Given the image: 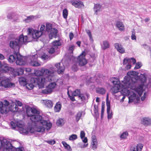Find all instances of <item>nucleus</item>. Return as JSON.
<instances>
[{
	"label": "nucleus",
	"mask_w": 151,
	"mask_h": 151,
	"mask_svg": "<svg viewBox=\"0 0 151 151\" xmlns=\"http://www.w3.org/2000/svg\"><path fill=\"white\" fill-rule=\"evenodd\" d=\"M42 34V32L39 30H37L32 29H28V36H31L32 39H36L40 37Z\"/></svg>",
	"instance_id": "9"
},
{
	"label": "nucleus",
	"mask_w": 151,
	"mask_h": 151,
	"mask_svg": "<svg viewBox=\"0 0 151 151\" xmlns=\"http://www.w3.org/2000/svg\"><path fill=\"white\" fill-rule=\"evenodd\" d=\"M28 130H27L28 131V133L30 132L31 133H35L36 132V130L35 129V126H34V127H29L28 128Z\"/></svg>",
	"instance_id": "45"
},
{
	"label": "nucleus",
	"mask_w": 151,
	"mask_h": 151,
	"mask_svg": "<svg viewBox=\"0 0 151 151\" xmlns=\"http://www.w3.org/2000/svg\"><path fill=\"white\" fill-rule=\"evenodd\" d=\"M45 28L46 27L45 25L43 24L41 25L40 28V31H39L42 32L45 31V30H46Z\"/></svg>",
	"instance_id": "57"
},
{
	"label": "nucleus",
	"mask_w": 151,
	"mask_h": 151,
	"mask_svg": "<svg viewBox=\"0 0 151 151\" xmlns=\"http://www.w3.org/2000/svg\"><path fill=\"white\" fill-rule=\"evenodd\" d=\"M26 114L28 117H30V119L32 122H40L43 125H46L47 129L51 128L52 126V123H48L47 121L42 119V116L40 115V112L34 108H30L29 107L26 108Z\"/></svg>",
	"instance_id": "2"
},
{
	"label": "nucleus",
	"mask_w": 151,
	"mask_h": 151,
	"mask_svg": "<svg viewBox=\"0 0 151 151\" xmlns=\"http://www.w3.org/2000/svg\"><path fill=\"white\" fill-rule=\"evenodd\" d=\"M4 110L1 109L0 111V113L2 114H6L9 111L10 108H8V106L9 105V102L6 100L4 101Z\"/></svg>",
	"instance_id": "16"
},
{
	"label": "nucleus",
	"mask_w": 151,
	"mask_h": 151,
	"mask_svg": "<svg viewBox=\"0 0 151 151\" xmlns=\"http://www.w3.org/2000/svg\"><path fill=\"white\" fill-rule=\"evenodd\" d=\"M43 103L47 107L51 108L53 106L52 101L50 100H46L43 101Z\"/></svg>",
	"instance_id": "30"
},
{
	"label": "nucleus",
	"mask_w": 151,
	"mask_h": 151,
	"mask_svg": "<svg viewBox=\"0 0 151 151\" xmlns=\"http://www.w3.org/2000/svg\"><path fill=\"white\" fill-rule=\"evenodd\" d=\"M0 142L3 147V151H14L15 148L9 142L4 139Z\"/></svg>",
	"instance_id": "8"
},
{
	"label": "nucleus",
	"mask_w": 151,
	"mask_h": 151,
	"mask_svg": "<svg viewBox=\"0 0 151 151\" xmlns=\"http://www.w3.org/2000/svg\"><path fill=\"white\" fill-rule=\"evenodd\" d=\"M9 46L12 48L15 49H19L20 47V46L17 41V39H16L10 41Z\"/></svg>",
	"instance_id": "17"
},
{
	"label": "nucleus",
	"mask_w": 151,
	"mask_h": 151,
	"mask_svg": "<svg viewBox=\"0 0 151 151\" xmlns=\"http://www.w3.org/2000/svg\"><path fill=\"white\" fill-rule=\"evenodd\" d=\"M10 124L12 127L13 129H16V127H17V122L16 123L14 121H11L10 122Z\"/></svg>",
	"instance_id": "49"
},
{
	"label": "nucleus",
	"mask_w": 151,
	"mask_h": 151,
	"mask_svg": "<svg viewBox=\"0 0 151 151\" xmlns=\"http://www.w3.org/2000/svg\"><path fill=\"white\" fill-rule=\"evenodd\" d=\"M24 59L25 60V58L20 55L19 52H14L13 55L9 56L8 60L10 63L15 61L17 65H24L25 63Z\"/></svg>",
	"instance_id": "5"
},
{
	"label": "nucleus",
	"mask_w": 151,
	"mask_h": 151,
	"mask_svg": "<svg viewBox=\"0 0 151 151\" xmlns=\"http://www.w3.org/2000/svg\"><path fill=\"white\" fill-rule=\"evenodd\" d=\"M63 121V120L62 119H59L57 120L56 124L58 126H60V125H62V122Z\"/></svg>",
	"instance_id": "56"
},
{
	"label": "nucleus",
	"mask_w": 151,
	"mask_h": 151,
	"mask_svg": "<svg viewBox=\"0 0 151 151\" xmlns=\"http://www.w3.org/2000/svg\"><path fill=\"white\" fill-rule=\"evenodd\" d=\"M85 52L83 51L77 58L78 63L80 66H84L87 63V61L85 58Z\"/></svg>",
	"instance_id": "11"
},
{
	"label": "nucleus",
	"mask_w": 151,
	"mask_h": 151,
	"mask_svg": "<svg viewBox=\"0 0 151 151\" xmlns=\"http://www.w3.org/2000/svg\"><path fill=\"white\" fill-rule=\"evenodd\" d=\"M85 133L83 131H81L80 133V137L82 139H83L85 137Z\"/></svg>",
	"instance_id": "60"
},
{
	"label": "nucleus",
	"mask_w": 151,
	"mask_h": 151,
	"mask_svg": "<svg viewBox=\"0 0 151 151\" xmlns=\"http://www.w3.org/2000/svg\"><path fill=\"white\" fill-rule=\"evenodd\" d=\"M61 104L60 102L57 103L54 107L55 111L56 112H59L61 109Z\"/></svg>",
	"instance_id": "28"
},
{
	"label": "nucleus",
	"mask_w": 151,
	"mask_h": 151,
	"mask_svg": "<svg viewBox=\"0 0 151 151\" xmlns=\"http://www.w3.org/2000/svg\"><path fill=\"white\" fill-rule=\"evenodd\" d=\"M114 46L116 49L120 53H123L125 52L124 49L121 45L116 43L114 44Z\"/></svg>",
	"instance_id": "23"
},
{
	"label": "nucleus",
	"mask_w": 151,
	"mask_h": 151,
	"mask_svg": "<svg viewBox=\"0 0 151 151\" xmlns=\"http://www.w3.org/2000/svg\"><path fill=\"white\" fill-rule=\"evenodd\" d=\"M57 49L53 46H52L49 49V52L50 54L53 53L55 51V50Z\"/></svg>",
	"instance_id": "50"
},
{
	"label": "nucleus",
	"mask_w": 151,
	"mask_h": 151,
	"mask_svg": "<svg viewBox=\"0 0 151 151\" xmlns=\"http://www.w3.org/2000/svg\"><path fill=\"white\" fill-rule=\"evenodd\" d=\"M143 147L142 144L140 143L136 146L132 145L130 147V151H141Z\"/></svg>",
	"instance_id": "18"
},
{
	"label": "nucleus",
	"mask_w": 151,
	"mask_h": 151,
	"mask_svg": "<svg viewBox=\"0 0 151 151\" xmlns=\"http://www.w3.org/2000/svg\"><path fill=\"white\" fill-rule=\"evenodd\" d=\"M104 108H105V104H104V103L102 102V103L101 110V112L104 113Z\"/></svg>",
	"instance_id": "63"
},
{
	"label": "nucleus",
	"mask_w": 151,
	"mask_h": 151,
	"mask_svg": "<svg viewBox=\"0 0 151 151\" xmlns=\"http://www.w3.org/2000/svg\"><path fill=\"white\" fill-rule=\"evenodd\" d=\"M53 73V71L45 68L42 69L41 70H37L35 72L36 76L31 78V82L39 85H43L45 81H52L53 78L51 75Z\"/></svg>",
	"instance_id": "1"
},
{
	"label": "nucleus",
	"mask_w": 151,
	"mask_h": 151,
	"mask_svg": "<svg viewBox=\"0 0 151 151\" xmlns=\"http://www.w3.org/2000/svg\"><path fill=\"white\" fill-rule=\"evenodd\" d=\"M2 68V70L5 73L9 72L13 74V71H14V69L9 66H7L6 65H3Z\"/></svg>",
	"instance_id": "20"
},
{
	"label": "nucleus",
	"mask_w": 151,
	"mask_h": 151,
	"mask_svg": "<svg viewBox=\"0 0 151 151\" xmlns=\"http://www.w3.org/2000/svg\"><path fill=\"white\" fill-rule=\"evenodd\" d=\"M72 70L74 71H76L78 70L77 65L76 64H74L72 66Z\"/></svg>",
	"instance_id": "55"
},
{
	"label": "nucleus",
	"mask_w": 151,
	"mask_h": 151,
	"mask_svg": "<svg viewBox=\"0 0 151 151\" xmlns=\"http://www.w3.org/2000/svg\"><path fill=\"white\" fill-rule=\"evenodd\" d=\"M119 89L117 86H115L113 87L111 89V93H116L119 91Z\"/></svg>",
	"instance_id": "37"
},
{
	"label": "nucleus",
	"mask_w": 151,
	"mask_h": 151,
	"mask_svg": "<svg viewBox=\"0 0 151 151\" xmlns=\"http://www.w3.org/2000/svg\"><path fill=\"white\" fill-rule=\"evenodd\" d=\"M102 49L105 50L109 48L110 45L109 42L107 40L104 41L103 42L102 45H101Z\"/></svg>",
	"instance_id": "27"
},
{
	"label": "nucleus",
	"mask_w": 151,
	"mask_h": 151,
	"mask_svg": "<svg viewBox=\"0 0 151 151\" xmlns=\"http://www.w3.org/2000/svg\"><path fill=\"white\" fill-rule=\"evenodd\" d=\"M17 40L20 45L21 46L22 44H26L27 42H29L28 41V37L27 35L24 36L23 35H21L19 36Z\"/></svg>",
	"instance_id": "15"
},
{
	"label": "nucleus",
	"mask_w": 151,
	"mask_h": 151,
	"mask_svg": "<svg viewBox=\"0 0 151 151\" xmlns=\"http://www.w3.org/2000/svg\"><path fill=\"white\" fill-rule=\"evenodd\" d=\"M55 66L57 68V72L58 74H62L63 73L65 67L63 64L61 65L60 63H59L56 64Z\"/></svg>",
	"instance_id": "19"
},
{
	"label": "nucleus",
	"mask_w": 151,
	"mask_h": 151,
	"mask_svg": "<svg viewBox=\"0 0 151 151\" xmlns=\"http://www.w3.org/2000/svg\"><path fill=\"white\" fill-rule=\"evenodd\" d=\"M52 26L51 24L48 23L46 24V30L48 32L50 33L49 36L51 39L53 37L56 38L58 32V30L55 28H52Z\"/></svg>",
	"instance_id": "7"
},
{
	"label": "nucleus",
	"mask_w": 151,
	"mask_h": 151,
	"mask_svg": "<svg viewBox=\"0 0 151 151\" xmlns=\"http://www.w3.org/2000/svg\"><path fill=\"white\" fill-rule=\"evenodd\" d=\"M62 143L65 149L70 151H72V149L71 147L68 144H67L66 142L65 141H62Z\"/></svg>",
	"instance_id": "34"
},
{
	"label": "nucleus",
	"mask_w": 151,
	"mask_h": 151,
	"mask_svg": "<svg viewBox=\"0 0 151 151\" xmlns=\"http://www.w3.org/2000/svg\"><path fill=\"white\" fill-rule=\"evenodd\" d=\"M129 103L133 102L136 99L133 97L132 96H130L129 97Z\"/></svg>",
	"instance_id": "58"
},
{
	"label": "nucleus",
	"mask_w": 151,
	"mask_h": 151,
	"mask_svg": "<svg viewBox=\"0 0 151 151\" xmlns=\"http://www.w3.org/2000/svg\"><path fill=\"white\" fill-rule=\"evenodd\" d=\"M96 92L98 93L103 94L105 93L106 90L105 88L102 87L98 88L96 90Z\"/></svg>",
	"instance_id": "32"
},
{
	"label": "nucleus",
	"mask_w": 151,
	"mask_h": 151,
	"mask_svg": "<svg viewBox=\"0 0 151 151\" xmlns=\"http://www.w3.org/2000/svg\"><path fill=\"white\" fill-rule=\"evenodd\" d=\"M142 63L141 62H138L136 64L134 69H137L140 68L142 66Z\"/></svg>",
	"instance_id": "47"
},
{
	"label": "nucleus",
	"mask_w": 151,
	"mask_h": 151,
	"mask_svg": "<svg viewBox=\"0 0 151 151\" xmlns=\"http://www.w3.org/2000/svg\"><path fill=\"white\" fill-rule=\"evenodd\" d=\"M116 26L119 30L122 31L124 30V26L123 23L120 22H117L116 23Z\"/></svg>",
	"instance_id": "29"
},
{
	"label": "nucleus",
	"mask_w": 151,
	"mask_h": 151,
	"mask_svg": "<svg viewBox=\"0 0 151 151\" xmlns=\"http://www.w3.org/2000/svg\"><path fill=\"white\" fill-rule=\"evenodd\" d=\"M17 128L20 129L22 131V132L24 134H27L28 133V131L27 130L24 129L22 128L23 125L22 124H20L19 122H17Z\"/></svg>",
	"instance_id": "26"
},
{
	"label": "nucleus",
	"mask_w": 151,
	"mask_h": 151,
	"mask_svg": "<svg viewBox=\"0 0 151 151\" xmlns=\"http://www.w3.org/2000/svg\"><path fill=\"white\" fill-rule=\"evenodd\" d=\"M37 55H34L28 57H24L25 58V63L24 65L29 64L30 65L33 67L40 66L41 64L37 60Z\"/></svg>",
	"instance_id": "6"
},
{
	"label": "nucleus",
	"mask_w": 151,
	"mask_h": 151,
	"mask_svg": "<svg viewBox=\"0 0 151 151\" xmlns=\"http://www.w3.org/2000/svg\"><path fill=\"white\" fill-rule=\"evenodd\" d=\"M80 94V90L77 89L73 92L72 95L75 96H77L79 95Z\"/></svg>",
	"instance_id": "46"
},
{
	"label": "nucleus",
	"mask_w": 151,
	"mask_h": 151,
	"mask_svg": "<svg viewBox=\"0 0 151 151\" xmlns=\"http://www.w3.org/2000/svg\"><path fill=\"white\" fill-rule=\"evenodd\" d=\"M34 18V16H28L25 19L24 21L26 23H29Z\"/></svg>",
	"instance_id": "38"
},
{
	"label": "nucleus",
	"mask_w": 151,
	"mask_h": 151,
	"mask_svg": "<svg viewBox=\"0 0 151 151\" xmlns=\"http://www.w3.org/2000/svg\"><path fill=\"white\" fill-rule=\"evenodd\" d=\"M70 3L74 6L78 8H80L84 6L83 3L80 1L72 0Z\"/></svg>",
	"instance_id": "22"
},
{
	"label": "nucleus",
	"mask_w": 151,
	"mask_h": 151,
	"mask_svg": "<svg viewBox=\"0 0 151 151\" xmlns=\"http://www.w3.org/2000/svg\"><path fill=\"white\" fill-rule=\"evenodd\" d=\"M77 135L72 134L70 136L69 140H74L77 139Z\"/></svg>",
	"instance_id": "48"
},
{
	"label": "nucleus",
	"mask_w": 151,
	"mask_h": 151,
	"mask_svg": "<svg viewBox=\"0 0 151 151\" xmlns=\"http://www.w3.org/2000/svg\"><path fill=\"white\" fill-rule=\"evenodd\" d=\"M35 124V129L36 130V132H43L45 130V128L47 130H49V129H47L46 128L47 125H43L42 124L40 123V122H34Z\"/></svg>",
	"instance_id": "12"
},
{
	"label": "nucleus",
	"mask_w": 151,
	"mask_h": 151,
	"mask_svg": "<svg viewBox=\"0 0 151 151\" xmlns=\"http://www.w3.org/2000/svg\"><path fill=\"white\" fill-rule=\"evenodd\" d=\"M110 81L113 84L115 85H118L119 83V80L115 77L111 78L110 79Z\"/></svg>",
	"instance_id": "35"
},
{
	"label": "nucleus",
	"mask_w": 151,
	"mask_h": 151,
	"mask_svg": "<svg viewBox=\"0 0 151 151\" xmlns=\"http://www.w3.org/2000/svg\"><path fill=\"white\" fill-rule=\"evenodd\" d=\"M25 86L26 88L29 90H31L34 87V85L32 83H27Z\"/></svg>",
	"instance_id": "43"
},
{
	"label": "nucleus",
	"mask_w": 151,
	"mask_h": 151,
	"mask_svg": "<svg viewBox=\"0 0 151 151\" xmlns=\"http://www.w3.org/2000/svg\"><path fill=\"white\" fill-rule=\"evenodd\" d=\"M13 104V106L11 105V106L10 107L9 111H17L18 109V107L16 103Z\"/></svg>",
	"instance_id": "33"
},
{
	"label": "nucleus",
	"mask_w": 151,
	"mask_h": 151,
	"mask_svg": "<svg viewBox=\"0 0 151 151\" xmlns=\"http://www.w3.org/2000/svg\"><path fill=\"white\" fill-rule=\"evenodd\" d=\"M124 67V70H127L130 69L131 67V65L129 63L123 66Z\"/></svg>",
	"instance_id": "54"
},
{
	"label": "nucleus",
	"mask_w": 151,
	"mask_h": 151,
	"mask_svg": "<svg viewBox=\"0 0 151 151\" xmlns=\"http://www.w3.org/2000/svg\"><path fill=\"white\" fill-rule=\"evenodd\" d=\"M19 83L21 85L25 86L27 83L26 79L24 78H21L19 79Z\"/></svg>",
	"instance_id": "36"
},
{
	"label": "nucleus",
	"mask_w": 151,
	"mask_h": 151,
	"mask_svg": "<svg viewBox=\"0 0 151 151\" xmlns=\"http://www.w3.org/2000/svg\"><path fill=\"white\" fill-rule=\"evenodd\" d=\"M138 73L135 71L128 72L127 76H125L123 82L125 85L128 88L134 87L137 82L138 76H137Z\"/></svg>",
	"instance_id": "3"
},
{
	"label": "nucleus",
	"mask_w": 151,
	"mask_h": 151,
	"mask_svg": "<svg viewBox=\"0 0 151 151\" xmlns=\"http://www.w3.org/2000/svg\"><path fill=\"white\" fill-rule=\"evenodd\" d=\"M52 44V46L57 49L58 48L59 46L61 45V43L59 40H55L53 42Z\"/></svg>",
	"instance_id": "31"
},
{
	"label": "nucleus",
	"mask_w": 151,
	"mask_h": 151,
	"mask_svg": "<svg viewBox=\"0 0 151 151\" xmlns=\"http://www.w3.org/2000/svg\"><path fill=\"white\" fill-rule=\"evenodd\" d=\"M75 46L73 45H71L70 46L69 48L68 51L71 53L73 52V51L74 49Z\"/></svg>",
	"instance_id": "59"
},
{
	"label": "nucleus",
	"mask_w": 151,
	"mask_h": 151,
	"mask_svg": "<svg viewBox=\"0 0 151 151\" xmlns=\"http://www.w3.org/2000/svg\"><path fill=\"white\" fill-rule=\"evenodd\" d=\"M146 80V78L145 76L142 74H141L138 76L137 82L135 83L133 89L135 91L141 96L143 92V88L144 84L142 83H145Z\"/></svg>",
	"instance_id": "4"
},
{
	"label": "nucleus",
	"mask_w": 151,
	"mask_h": 151,
	"mask_svg": "<svg viewBox=\"0 0 151 151\" xmlns=\"http://www.w3.org/2000/svg\"><path fill=\"white\" fill-rule=\"evenodd\" d=\"M78 97L79 99H81L82 102H85L86 101V97L84 94L80 93Z\"/></svg>",
	"instance_id": "39"
},
{
	"label": "nucleus",
	"mask_w": 151,
	"mask_h": 151,
	"mask_svg": "<svg viewBox=\"0 0 151 151\" xmlns=\"http://www.w3.org/2000/svg\"><path fill=\"white\" fill-rule=\"evenodd\" d=\"M56 85V83L54 82L49 83L46 89L42 90V93L45 94L51 93L53 91V89L55 87Z\"/></svg>",
	"instance_id": "10"
},
{
	"label": "nucleus",
	"mask_w": 151,
	"mask_h": 151,
	"mask_svg": "<svg viewBox=\"0 0 151 151\" xmlns=\"http://www.w3.org/2000/svg\"><path fill=\"white\" fill-rule=\"evenodd\" d=\"M128 136V133L126 131L123 132L120 135V138L122 139H125Z\"/></svg>",
	"instance_id": "42"
},
{
	"label": "nucleus",
	"mask_w": 151,
	"mask_h": 151,
	"mask_svg": "<svg viewBox=\"0 0 151 151\" xmlns=\"http://www.w3.org/2000/svg\"><path fill=\"white\" fill-rule=\"evenodd\" d=\"M129 60H130V63L131 62H132L133 64H134L136 63V60L134 58H129Z\"/></svg>",
	"instance_id": "64"
},
{
	"label": "nucleus",
	"mask_w": 151,
	"mask_h": 151,
	"mask_svg": "<svg viewBox=\"0 0 151 151\" xmlns=\"http://www.w3.org/2000/svg\"><path fill=\"white\" fill-rule=\"evenodd\" d=\"M24 72V70L22 68H19L17 69H14L13 75L15 76L21 75L23 74Z\"/></svg>",
	"instance_id": "24"
},
{
	"label": "nucleus",
	"mask_w": 151,
	"mask_h": 151,
	"mask_svg": "<svg viewBox=\"0 0 151 151\" xmlns=\"http://www.w3.org/2000/svg\"><path fill=\"white\" fill-rule=\"evenodd\" d=\"M82 114V112L79 111L77 113L76 115V121L78 122L81 118Z\"/></svg>",
	"instance_id": "40"
},
{
	"label": "nucleus",
	"mask_w": 151,
	"mask_h": 151,
	"mask_svg": "<svg viewBox=\"0 0 151 151\" xmlns=\"http://www.w3.org/2000/svg\"><path fill=\"white\" fill-rule=\"evenodd\" d=\"M131 39L133 40H136V37L135 35V32L134 30L132 31Z\"/></svg>",
	"instance_id": "53"
},
{
	"label": "nucleus",
	"mask_w": 151,
	"mask_h": 151,
	"mask_svg": "<svg viewBox=\"0 0 151 151\" xmlns=\"http://www.w3.org/2000/svg\"><path fill=\"white\" fill-rule=\"evenodd\" d=\"M106 105L107 106V118L108 119H110L112 118L113 115V113L112 111L110 113V102L109 101V96L107 94L106 98Z\"/></svg>",
	"instance_id": "13"
},
{
	"label": "nucleus",
	"mask_w": 151,
	"mask_h": 151,
	"mask_svg": "<svg viewBox=\"0 0 151 151\" xmlns=\"http://www.w3.org/2000/svg\"><path fill=\"white\" fill-rule=\"evenodd\" d=\"M1 86L5 88L14 87L15 86V84L10 82V81L8 78L2 81L0 83Z\"/></svg>",
	"instance_id": "14"
},
{
	"label": "nucleus",
	"mask_w": 151,
	"mask_h": 151,
	"mask_svg": "<svg viewBox=\"0 0 151 151\" xmlns=\"http://www.w3.org/2000/svg\"><path fill=\"white\" fill-rule=\"evenodd\" d=\"M93 78L91 77L88 80H87L86 81V85H88L90 83L93 82V81L92 79Z\"/></svg>",
	"instance_id": "51"
},
{
	"label": "nucleus",
	"mask_w": 151,
	"mask_h": 151,
	"mask_svg": "<svg viewBox=\"0 0 151 151\" xmlns=\"http://www.w3.org/2000/svg\"><path fill=\"white\" fill-rule=\"evenodd\" d=\"M146 87L149 88L151 87V78L148 80V84L146 85Z\"/></svg>",
	"instance_id": "62"
},
{
	"label": "nucleus",
	"mask_w": 151,
	"mask_h": 151,
	"mask_svg": "<svg viewBox=\"0 0 151 151\" xmlns=\"http://www.w3.org/2000/svg\"><path fill=\"white\" fill-rule=\"evenodd\" d=\"M141 123L145 126L151 125V119L145 117L141 119Z\"/></svg>",
	"instance_id": "21"
},
{
	"label": "nucleus",
	"mask_w": 151,
	"mask_h": 151,
	"mask_svg": "<svg viewBox=\"0 0 151 151\" xmlns=\"http://www.w3.org/2000/svg\"><path fill=\"white\" fill-rule=\"evenodd\" d=\"M93 144H92V148L93 149H96L97 148V141H94L93 142Z\"/></svg>",
	"instance_id": "52"
},
{
	"label": "nucleus",
	"mask_w": 151,
	"mask_h": 151,
	"mask_svg": "<svg viewBox=\"0 0 151 151\" xmlns=\"http://www.w3.org/2000/svg\"><path fill=\"white\" fill-rule=\"evenodd\" d=\"M68 15V10L66 9H65L63 10V18L66 19L67 18Z\"/></svg>",
	"instance_id": "44"
},
{
	"label": "nucleus",
	"mask_w": 151,
	"mask_h": 151,
	"mask_svg": "<svg viewBox=\"0 0 151 151\" xmlns=\"http://www.w3.org/2000/svg\"><path fill=\"white\" fill-rule=\"evenodd\" d=\"M101 6L99 4H95L93 7V10L94 11V14L97 15L98 12H99L101 11Z\"/></svg>",
	"instance_id": "25"
},
{
	"label": "nucleus",
	"mask_w": 151,
	"mask_h": 151,
	"mask_svg": "<svg viewBox=\"0 0 151 151\" xmlns=\"http://www.w3.org/2000/svg\"><path fill=\"white\" fill-rule=\"evenodd\" d=\"M94 112L95 114H96L98 113V106L96 105L95 104L94 105Z\"/></svg>",
	"instance_id": "61"
},
{
	"label": "nucleus",
	"mask_w": 151,
	"mask_h": 151,
	"mask_svg": "<svg viewBox=\"0 0 151 151\" xmlns=\"http://www.w3.org/2000/svg\"><path fill=\"white\" fill-rule=\"evenodd\" d=\"M130 63V60L129 58H124L123 61V66H124L126 65L129 64Z\"/></svg>",
	"instance_id": "41"
}]
</instances>
